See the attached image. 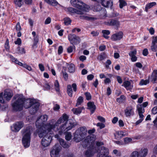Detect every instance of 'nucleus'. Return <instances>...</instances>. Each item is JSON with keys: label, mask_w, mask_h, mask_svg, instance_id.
Returning a JSON list of instances; mask_svg holds the SVG:
<instances>
[{"label": "nucleus", "mask_w": 157, "mask_h": 157, "mask_svg": "<svg viewBox=\"0 0 157 157\" xmlns=\"http://www.w3.org/2000/svg\"><path fill=\"white\" fill-rule=\"evenodd\" d=\"M68 117L66 114H64L56 122L54 120H52L46 126L48 131H52L56 132L60 134L64 133L71 129L75 126L73 121H68Z\"/></svg>", "instance_id": "obj_1"}, {"label": "nucleus", "mask_w": 157, "mask_h": 157, "mask_svg": "<svg viewBox=\"0 0 157 157\" xmlns=\"http://www.w3.org/2000/svg\"><path fill=\"white\" fill-rule=\"evenodd\" d=\"M36 100L28 99L25 100L23 95L17 94L14 97L12 105L13 109L16 111H20L23 107L28 108L35 102Z\"/></svg>", "instance_id": "obj_2"}, {"label": "nucleus", "mask_w": 157, "mask_h": 157, "mask_svg": "<svg viewBox=\"0 0 157 157\" xmlns=\"http://www.w3.org/2000/svg\"><path fill=\"white\" fill-rule=\"evenodd\" d=\"M90 136H88L84 141V143H86L87 144L85 145L84 146H87L90 143V146L89 147L86 151L85 154L87 157H92L97 152L96 147L93 145L94 140H92Z\"/></svg>", "instance_id": "obj_3"}, {"label": "nucleus", "mask_w": 157, "mask_h": 157, "mask_svg": "<svg viewBox=\"0 0 157 157\" xmlns=\"http://www.w3.org/2000/svg\"><path fill=\"white\" fill-rule=\"evenodd\" d=\"M22 143L25 148L29 147L30 145L31 141V128L29 127L24 129L22 131Z\"/></svg>", "instance_id": "obj_4"}, {"label": "nucleus", "mask_w": 157, "mask_h": 157, "mask_svg": "<svg viewBox=\"0 0 157 157\" xmlns=\"http://www.w3.org/2000/svg\"><path fill=\"white\" fill-rule=\"evenodd\" d=\"M87 132L86 127H82L77 129L73 133V140L78 143L82 140L85 138Z\"/></svg>", "instance_id": "obj_5"}, {"label": "nucleus", "mask_w": 157, "mask_h": 157, "mask_svg": "<svg viewBox=\"0 0 157 157\" xmlns=\"http://www.w3.org/2000/svg\"><path fill=\"white\" fill-rule=\"evenodd\" d=\"M70 2L73 7L85 12L88 11L90 6L84 3L80 0H71Z\"/></svg>", "instance_id": "obj_6"}, {"label": "nucleus", "mask_w": 157, "mask_h": 157, "mask_svg": "<svg viewBox=\"0 0 157 157\" xmlns=\"http://www.w3.org/2000/svg\"><path fill=\"white\" fill-rule=\"evenodd\" d=\"M49 124L47 123L45 124L44 127H42L41 128H38V129L36 130V132L38 134L40 138H44L48 136H51L50 134H52V132L53 131H48L46 128V126Z\"/></svg>", "instance_id": "obj_7"}, {"label": "nucleus", "mask_w": 157, "mask_h": 157, "mask_svg": "<svg viewBox=\"0 0 157 157\" xmlns=\"http://www.w3.org/2000/svg\"><path fill=\"white\" fill-rule=\"evenodd\" d=\"M48 119V116L46 115H42L37 119L36 123V125L37 128L44 127V124L46 122Z\"/></svg>", "instance_id": "obj_8"}, {"label": "nucleus", "mask_w": 157, "mask_h": 157, "mask_svg": "<svg viewBox=\"0 0 157 157\" xmlns=\"http://www.w3.org/2000/svg\"><path fill=\"white\" fill-rule=\"evenodd\" d=\"M61 149V147L58 144H56L52 147L50 152L52 157H58L59 156V152Z\"/></svg>", "instance_id": "obj_9"}, {"label": "nucleus", "mask_w": 157, "mask_h": 157, "mask_svg": "<svg viewBox=\"0 0 157 157\" xmlns=\"http://www.w3.org/2000/svg\"><path fill=\"white\" fill-rule=\"evenodd\" d=\"M68 38L71 44L73 45L78 44L81 41V39L78 36L73 34H69L68 36Z\"/></svg>", "instance_id": "obj_10"}, {"label": "nucleus", "mask_w": 157, "mask_h": 157, "mask_svg": "<svg viewBox=\"0 0 157 157\" xmlns=\"http://www.w3.org/2000/svg\"><path fill=\"white\" fill-rule=\"evenodd\" d=\"M109 149L104 147H101V150L100 152L97 154V157H111L110 156H108L109 151Z\"/></svg>", "instance_id": "obj_11"}, {"label": "nucleus", "mask_w": 157, "mask_h": 157, "mask_svg": "<svg viewBox=\"0 0 157 157\" xmlns=\"http://www.w3.org/2000/svg\"><path fill=\"white\" fill-rule=\"evenodd\" d=\"M45 138H43L41 141L42 145L46 147L48 146L51 143L52 139V136H47Z\"/></svg>", "instance_id": "obj_12"}, {"label": "nucleus", "mask_w": 157, "mask_h": 157, "mask_svg": "<svg viewBox=\"0 0 157 157\" xmlns=\"http://www.w3.org/2000/svg\"><path fill=\"white\" fill-rule=\"evenodd\" d=\"M35 103H33L31 106V108L29 110L30 113L31 114H33L35 113L39 109V107L40 105V103L36 100Z\"/></svg>", "instance_id": "obj_13"}, {"label": "nucleus", "mask_w": 157, "mask_h": 157, "mask_svg": "<svg viewBox=\"0 0 157 157\" xmlns=\"http://www.w3.org/2000/svg\"><path fill=\"white\" fill-rule=\"evenodd\" d=\"M123 36V32L120 31L113 34L111 37V39L114 41L119 40L122 39Z\"/></svg>", "instance_id": "obj_14"}, {"label": "nucleus", "mask_w": 157, "mask_h": 157, "mask_svg": "<svg viewBox=\"0 0 157 157\" xmlns=\"http://www.w3.org/2000/svg\"><path fill=\"white\" fill-rule=\"evenodd\" d=\"M124 111L125 115L127 117H131L134 114V109L132 106L126 107Z\"/></svg>", "instance_id": "obj_15"}, {"label": "nucleus", "mask_w": 157, "mask_h": 157, "mask_svg": "<svg viewBox=\"0 0 157 157\" xmlns=\"http://www.w3.org/2000/svg\"><path fill=\"white\" fill-rule=\"evenodd\" d=\"M13 96V93L10 90H6L5 91L3 96L6 100L9 101L10 100Z\"/></svg>", "instance_id": "obj_16"}, {"label": "nucleus", "mask_w": 157, "mask_h": 157, "mask_svg": "<svg viewBox=\"0 0 157 157\" xmlns=\"http://www.w3.org/2000/svg\"><path fill=\"white\" fill-rule=\"evenodd\" d=\"M24 124L21 122H18L13 125V130L14 132H18L23 127Z\"/></svg>", "instance_id": "obj_17"}, {"label": "nucleus", "mask_w": 157, "mask_h": 157, "mask_svg": "<svg viewBox=\"0 0 157 157\" xmlns=\"http://www.w3.org/2000/svg\"><path fill=\"white\" fill-rule=\"evenodd\" d=\"M67 11L69 12L72 13H76L78 14H82L84 13L83 11L79 10H76L72 7H69L67 8Z\"/></svg>", "instance_id": "obj_18"}, {"label": "nucleus", "mask_w": 157, "mask_h": 157, "mask_svg": "<svg viewBox=\"0 0 157 157\" xmlns=\"http://www.w3.org/2000/svg\"><path fill=\"white\" fill-rule=\"evenodd\" d=\"M137 109L138 112L139 117L142 118L144 117L143 113L144 112V108L142 106V105L138 104L137 105Z\"/></svg>", "instance_id": "obj_19"}, {"label": "nucleus", "mask_w": 157, "mask_h": 157, "mask_svg": "<svg viewBox=\"0 0 157 157\" xmlns=\"http://www.w3.org/2000/svg\"><path fill=\"white\" fill-rule=\"evenodd\" d=\"M88 109H90L92 114L95 111L96 107L94 102H90L87 104Z\"/></svg>", "instance_id": "obj_20"}, {"label": "nucleus", "mask_w": 157, "mask_h": 157, "mask_svg": "<svg viewBox=\"0 0 157 157\" xmlns=\"http://www.w3.org/2000/svg\"><path fill=\"white\" fill-rule=\"evenodd\" d=\"M122 86H124L127 90H131L133 87V85L131 84L130 82L128 81H124L122 85Z\"/></svg>", "instance_id": "obj_21"}, {"label": "nucleus", "mask_w": 157, "mask_h": 157, "mask_svg": "<svg viewBox=\"0 0 157 157\" xmlns=\"http://www.w3.org/2000/svg\"><path fill=\"white\" fill-rule=\"evenodd\" d=\"M139 157H145L148 153L147 148H142L138 151Z\"/></svg>", "instance_id": "obj_22"}, {"label": "nucleus", "mask_w": 157, "mask_h": 157, "mask_svg": "<svg viewBox=\"0 0 157 157\" xmlns=\"http://www.w3.org/2000/svg\"><path fill=\"white\" fill-rule=\"evenodd\" d=\"M101 3L102 5L106 7H111L113 5L112 2L110 0H104L101 1Z\"/></svg>", "instance_id": "obj_23"}, {"label": "nucleus", "mask_w": 157, "mask_h": 157, "mask_svg": "<svg viewBox=\"0 0 157 157\" xmlns=\"http://www.w3.org/2000/svg\"><path fill=\"white\" fill-rule=\"evenodd\" d=\"M79 18L80 19L82 20L88 21H93L97 19L95 17L85 15H81L79 17Z\"/></svg>", "instance_id": "obj_24"}, {"label": "nucleus", "mask_w": 157, "mask_h": 157, "mask_svg": "<svg viewBox=\"0 0 157 157\" xmlns=\"http://www.w3.org/2000/svg\"><path fill=\"white\" fill-rule=\"evenodd\" d=\"M68 71L70 73H74L75 70V67L73 63H66Z\"/></svg>", "instance_id": "obj_25"}, {"label": "nucleus", "mask_w": 157, "mask_h": 157, "mask_svg": "<svg viewBox=\"0 0 157 157\" xmlns=\"http://www.w3.org/2000/svg\"><path fill=\"white\" fill-rule=\"evenodd\" d=\"M156 5V2H153L147 4L146 5L145 11L147 12L148 10L152 8L153 6H155Z\"/></svg>", "instance_id": "obj_26"}, {"label": "nucleus", "mask_w": 157, "mask_h": 157, "mask_svg": "<svg viewBox=\"0 0 157 157\" xmlns=\"http://www.w3.org/2000/svg\"><path fill=\"white\" fill-rule=\"evenodd\" d=\"M59 142L60 145L64 148H68L70 147V144L67 143L62 139H60Z\"/></svg>", "instance_id": "obj_27"}, {"label": "nucleus", "mask_w": 157, "mask_h": 157, "mask_svg": "<svg viewBox=\"0 0 157 157\" xmlns=\"http://www.w3.org/2000/svg\"><path fill=\"white\" fill-rule=\"evenodd\" d=\"M152 81L154 83L157 82V70H155L153 72L151 76Z\"/></svg>", "instance_id": "obj_28"}, {"label": "nucleus", "mask_w": 157, "mask_h": 157, "mask_svg": "<svg viewBox=\"0 0 157 157\" xmlns=\"http://www.w3.org/2000/svg\"><path fill=\"white\" fill-rule=\"evenodd\" d=\"M83 108V107H79L77 108L73 109L72 110L74 114L77 115L80 114L82 112Z\"/></svg>", "instance_id": "obj_29"}, {"label": "nucleus", "mask_w": 157, "mask_h": 157, "mask_svg": "<svg viewBox=\"0 0 157 157\" xmlns=\"http://www.w3.org/2000/svg\"><path fill=\"white\" fill-rule=\"evenodd\" d=\"M102 33L103 34V36L106 39L109 38V36H108L110 34V32L109 30H103L102 31Z\"/></svg>", "instance_id": "obj_30"}, {"label": "nucleus", "mask_w": 157, "mask_h": 157, "mask_svg": "<svg viewBox=\"0 0 157 157\" xmlns=\"http://www.w3.org/2000/svg\"><path fill=\"white\" fill-rule=\"evenodd\" d=\"M44 1L48 4L53 6H56L58 4L56 0H44Z\"/></svg>", "instance_id": "obj_31"}, {"label": "nucleus", "mask_w": 157, "mask_h": 157, "mask_svg": "<svg viewBox=\"0 0 157 157\" xmlns=\"http://www.w3.org/2000/svg\"><path fill=\"white\" fill-rule=\"evenodd\" d=\"M14 2L17 8L21 7L23 4V0H14Z\"/></svg>", "instance_id": "obj_32"}, {"label": "nucleus", "mask_w": 157, "mask_h": 157, "mask_svg": "<svg viewBox=\"0 0 157 157\" xmlns=\"http://www.w3.org/2000/svg\"><path fill=\"white\" fill-rule=\"evenodd\" d=\"M16 52L18 54H25V52L24 48L18 47L16 49Z\"/></svg>", "instance_id": "obj_33"}, {"label": "nucleus", "mask_w": 157, "mask_h": 157, "mask_svg": "<svg viewBox=\"0 0 157 157\" xmlns=\"http://www.w3.org/2000/svg\"><path fill=\"white\" fill-rule=\"evenodd\" d=\"M67 91L69 96L71 97L72 96V90L71 86L70 85H68L67 86Z\"/></svg>", "instance_id": "obj_34"}, {"label": "nucleus", "mask_w": 157, "mask_h": 157, "mask_svg": "<svg viewBox=\"0 0 157 157\" xmlns=\"http://www.w3.org/2000/svg\"><path fill=\"white\" fill-rule=\"evenodd\" d=\"M83 98L82 96L79 97L77 101L76 104V106H77L81 105L82 103L83 102Z\"/></svg>", "instance_id": "obj_35"}, {"label": "nucleus", "mask_w": 157, "mask_h": 157, "mask_svg": "<svg viewBox=\"0 0 157 157\" xmlns=\"http://www.w3.org/2000/svg\"><path fill=\"white\" fill-rule=\"evenodd\" d=\"M96 145L98 147V150L97 151L98 153L99 152H100V151L101 150V147L103 146H101V150L100 149V147L103 145H104V143L102 142L97 141L96 142Z\"/></svg>", "instance_id": "obj_36"}, {"label": "nucleus", "mask_w": 157, "mask_h": 157, "mask_svg": "<svg viewBox=\"0 0 157 157\" xmlns=\"http://www.w3.org/2000/svg\"><path fill=\"white\" fill-rule=\"evenodd\" d=\"M109 25L112 26H118L119 24V22L117 21L114 20H112L110 22Z\"/></svg>", "instance_id": "obj_37"}, {"label": "nucleus", "mask_w": 157, "mask_h": 157, "mask_svg": "<svg viewBox=\"0 0 157 157\" xmlns=\"http://www.w3.org/2000/svg\"><path fill=\"white\" fill-rule=\"evenodd\" d=\"M54 86L57 92H59V85L57 80H56L54 82Z\"/></svg>", "instance_id": "obj_38"}, {"label": "nucleus", "mask_w": 157, "mask_h": 157, "mask_svg": "<svg viewBox=\"0 0 157 157\" xmlns=\"http://www.w3.org/2000/svg\"><path fill=\"white\" fill-rule=\"evenodd\" d=\"M75 47L74 45L71 46L67 48V51L68 53H71L73 51H75Z\"/></svg>", "instance_id": "obj_39"}, {"label": "nucleus", "mask_w": 157, "mask_h": 157, "mask_svg": "<svg viewBox=\"0 0 157 157\" xmlns=\"http://www.w3.org/2000/svg\"><path fill=\"white\" fill-rule=\"evenodd\" d=\"M119 6L120 8H122L124 6L127 5V3L124 0H119Z\"/></svg>", "instance_id": "obj_40"}, {"label": "nucleus", "mask_w": 157, "mask_h": 157, "mask_svg": "<svg viewBox=\"0 0 157 157\" xmlns=\"http://www.w3.org/2000/svg\"><path fill=\"white\" fill-rule=\"evenodd\" d=\"M21 66L26 68L29 71H32V68L29 65H27L26 63H23Z\"/></svg>", "instance_id": "obj_41"}, {"label": "nucleus", "mask_w": 157, "mask_h": 157, "mask_svg": "<svg viewBox=\"0 0 157 157\" xmlns=\"http://www.w3.org/2000/svg\"><path fill=\"white\" fill-rule=\"evenodd\" d=\"M5 48L7 51H9L10 49L9 42L8 38L6 39L5 44Z\"/></svg>", "instance_id": "obj_42"}, {"label": "nucleus", "mask_w": 157, "mask_h": 157, "mask_svg": "<svg viewBox=\"0 0 157 157\" xmlns=\"http://www.w3.org/2000/svg\"><path fill=\"white\" fill-rule=\"evenodd\" d=\"M130 157H139L138 151H135L132 152L130 155Z\"/></svg>", "instance_id": "obj_43"}, {"label": "nucleus", "mask_w": 157, "mask_h": 157, "mask_svg": "<svg viewBox=\"0 0 157 157\" xmlns=\"http://www.w3.org/2000/svg\"><path fill=\"white\" fill-rule=\"evenodd\" d=\"M72 137V135L71 132H67L65 135V139L66 140L69 141L71 139Z\"/></svg>", "instance_id": "obj_44"}, {"label": "nucleus", "mask_w": 157, "mask_h": 157, "mask_svg": "<svg viewBox=\"0 0 157 157\" xmlns=\"http://www.w3.org/2000/svg\"><path fill=\"white\" fill-rule=\"evenodd\" d=\"M64 23L66 25H68L70 24L71 22V20L68 17H66L64 19Z\"/></svg>", "instance_id": "obj_45"}, {"label": "nucleus", "mask_w": 157, "mask_h": 157, "mask_svg": "<svg viewBox=\"0 0 157 157\" xmlns=\"http://www.w3.org/2000/svg\"><path fill=\"white\" fill-rule=\"evenodd\" d=\"M149 83V81L148 80H144L142 79L140 82V85H146Z\"/></svg>", "instance_id": "obj_46"}, {"label": "nucleus", "mask_w": 157, "mask_h": 157, "mask_svg": "<svg viewBox=\"0 0 157 157\" xmlns=\"http://www.w3.org/2000/svg\"><path fill=\"white\" fill-rule=\"evenodd\" d=\"M12 61L14 62L15 63L18 64L19 65L21 66L22 65L23 63L19 61L17 59L13 58L12 59Z\"/></svg>", "instance_id": "obj_47"}, {"label": "nucleus", "mask_w": 157, "mask_h": 157, "mask_svg": "<svg viewBox=\"0 0 157 157\" xmlns=\"http://www.w3.org/2000/svg\"><path fill=\"white\" fill-rule=\"evenodd\" d=\"M125 98V97L124 95H121V96L117 99V101L119 103L121 102Z\"/></svg>", "instance_id": "obj_48"}, {"label": "nucleus", "mask_w": 157, "mask_h": 157, "mask_svg": "<svg viewBox=\"0 0 157 157\" xmlns=\"http://www.w3.org/2000/svg\"><path fill=\"white\" fill-rule=\"evenodd\" d=\"M151 49L153 52H155L157 51V45L155 44H152Z\"/></svg>", "instance_id": "obj_49"}, {"label": "nucleus", "mask_w": 157, "mask_h": 157, "mask_svg": "<svg viewBox=\"0 0 157 157\" xmlns=\"http://www.w3.org/2000/svg\"><path fill=\"white\" fill-rule=\"evenodd\" d=\"M85 95L86 96V99L87 100H89L91 99V96L89 93L86 92L85 93Z\"/></svg>", "instance_id": "obj_50"}, {"label": "nucleus", "mask_w": 157, "mask_h": 157, "mask_svg": "<svg viewBox=\"0 0 157 157\" xmlns=\"http://www.w3.org/2000/svg\"><path fill=\"white\" fill-rule=\"evenodd\" d=\"M136 50L135 49L133 51L130 52L129 53V55L130 57L134 56L136 55Z\"/></svg>", "instance_id": "obj_51"}, {"label": "nucleus", "mask_w": 157, "mask_h": 157, "mask_svg": "<svg viewBox=\"0 0 157 157\" xmlns=\"http://www.w3.org/2000/svg\"><path fill=\"white\" fill-rule=\"evenodd\" d=\"M96 125L97 126L99 127L101 129L105 127V125L104 124L101 123H97Z\"/></svg>", "instance_id": "obj_52"}, {"label": "nucleus", "mask_w": 157, "mask_h": 157, "mask_svg": "<svg viewBox=\"0 0 157 157\" xmlns=\"http://www.w3.org/2000/svg\"><path fill=\"white\" fill-rule=\"evenodd\" d=\"M97 119L103 123L105 122V118L100 116H98Z\"/></svg>", "instance_id": "obj_53"}, {"label": "nucleus", "mask_w": 157, "mask_h": 157, "mask_svg": "<svg viewBox=\"0 0 157 157\" xmlns=\"http://www.w3.org/2000/svg\"><path fill=\"white\" fill-rule=\"evenodd\" d=\"M14 43L16 44H17L18 45H21V40L20 38H18L17 40L14 42Z\"/></svg>", "instance_id": "obj_54"}, {"label": "nucleus", "mask_w": 157, "mask_h": 157, "mask_svg": "<svg viewBox=\"0 0 157 157\" xmlns=\"http://www.w3.org/2000/svg\"><path fill=\"white\" fill-rule=\"evenodd\" d=\"M51 21V18L50 17H48L45 20L44 24L45 25H47L50 23Z\"/></svg>", "instance_id": "obj_55"}, {"label": "nucleus", "mask_w": 157, "mask_h": 157, "mask_svg": "<svg viewBox=\"0 0 157 157\" xmlns=\"http://www.w3.org/2000/svg\"><path fill=\"white\" fill-rule=\"evenodd\" d=\"M63 47L62 46H59L58 49V54H61L63 52Z\"/></svg>", "instance_id": "obj_56"}, {"label": "nucleus", "mask_w": 157, "mask_h": 157, "mask_svg": "<svg viewBox=\"0 0 157 157\" xmlns=\"http://www.w3.org/2000/svg\"><path fill=\"white\" fill-rule=\"evenodd\" d=\"M99 32L97 31H93L91 33L93 36H97L99 34Z\"/></svg>", "instance_id": "obj_57"}, {"label": "nucleus", "mask_w": 157, "mask_h": 157, "mask_svg": "<svg viewBox=\"0 0 157 157\" xmlns=\"http://www.w3.org/2000/svg\"><path fill=\"white\" fill-rule=\"evenodd\" d=\"M111 63V62L109 59H108L105 62V67L108 68L109 66Z\"/></svg>", "instance_id": "obj_58"}, {"label": "nucleus", "mask_w": 157, "mask_h": 157, "mask_svg": "<svg viewBox=\"0 0 157 157\" xmlns=\"http://www.w3.org/2000/svg\"><path fill=\"white\" fill-rule=\"evenodd\" d=\"M132 140V139L130 138H125L124 139V141L126 144H127Z\"/></svg>", "instance_id": "obj_59"}, {"label": "nucleus", "mask_w": 157, "mask_h": 157, "mask_svg": "<svg viewBox=\"0 0 157 157\" xmlns=\"http://www.w3.org/2000/svg\"><path fill=\"white\" fill-rule=\"evenodd\" d=\"M152 112L153 114H155L157 113V106L154 107L152 108Z\"/></svg>", "instance_id": "obj_60"}, {"label": "nucleus", "mask_w": 157, "mask_h": 157, "mask_svg": "<svg viewBox=\"0 0 157 157\" xmlns=\"http://www.w3.org/2000/svg\"><path fill=\"white\" fill-rule=\"evenodd\" d=\"M38 66L40 70L41 71H44V67L42 64L40 63L39 64Z\"/></svg>", "instance_id": "obj_61"}, {"label": "nucleus", "mask_w": 157, "mask_h": 157, "mask_svg": "<svg viewBox=\"0 0 157 157\" xmlns=\"http://www.w3.org/2000/svg\"><path fill=\"white\" fill-rule=\"evenodd\" d=\"M53 109L57 111L60 109L59 105L57 104H56L54 106Z\"/></svg>", "instance_id": "obj_62"}, {"label": "nucleus", "mask_w": 157, "mask_h": 157, "mask_svg": "<svg viewBox=\"0 0 157 157\" xmlns=\"http://www.w3.org/2000/svg\"><path fill=\"white\" fill-rule=\"evenodd\" d=\"M157 44V36H155L153 38L152 42V44Z\"/></svg>", "instance_id": "obj_63"}, {"label": "nucleus", "mask_w": 157, "mask_h": 157, "mask_svg": "<svg viewBox=\"0 0 157 157\" xmlns=\"http://www.w3.org/2000/svg\"><path fill=\"white\" fill-rule=\"evenodd\" d=\"M71 86L73 88V91L76 92L77 90V86L76 84L74 83L72 84Z\"/></svg>", "instance_id": "obj_64"}]
</instances>
